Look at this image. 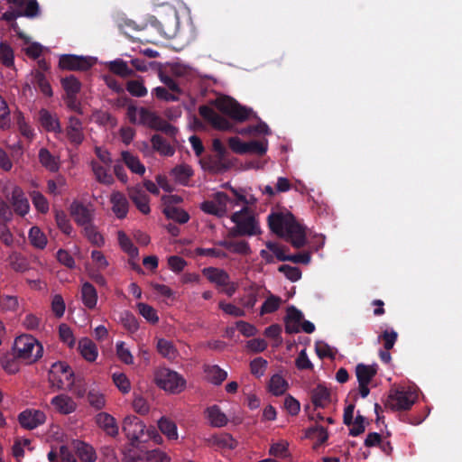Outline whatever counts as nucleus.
I'll list each match as a JSON object with an SVG mask.
<instances>
[{
    "instance_id": "de8ad7c7",
    "label": "nucleus",
    "mask_w": 462,
    "mask_h": 462,
    "mask_svg": "<svg viewBox=\"0 0 462 462\" xmlns=\"http://www.w3.org/2000/svg\"><path fill=\"white\" fill-rule=\"evenodd\" d=\"M21 17L35 18L40 14V5L37 0H24L22 7H18Z\"/></svg>"
},
{
    "instance_id": "13d9d810",
    "label": "nucleus",
    "mask_w": 462,
    "mask_h": 462,
    "mask_svg": "<svg viewBox=\"0 0 462 462\" xmlns=\"http://www.w3.org/2000/svg\"><path fill=\"white\" fill-rule=\"evenodd\" d=\"M139 313L149 322L155 324L159 321V317L155 309L152 306L140 302L137 304Z\"/></svg>"
},
{
    "instance_id": "a19ab883",
    "label": "nucleus",
    "mask_w": 462,
    "mask_h": 462,
    "mask_svg": "<svg viewBox=\"0 0 462 462\" xmlns=\"http://www.w3.org/2000/svg\"><path fill=\"white\" fill-rule=\"evenodd\" d=\"M18 359L19 357L16 356L14 352L6 353L1 357L0 363L5 372L8 374H15L20 368Z\"/></svg>"
},
{
    "instance_id": "393cba45",
    "label": "nucleus",
    "mask_w": 462,
    "mask_h": 462,
    "mask_svg": "<svg viewBox=\"0 0 462 462\" xmlns=\"http://www.w3.org/2000/svg\"><path fill=\"white\" fill-rule=\"evenodd\" d=\"M202 273L210 282L217 286L229 285V274L223 269L207 267L203 269Z\"/></svg>"
},
{
    "instance_id": "20e7f679",
    "label": "nucleus",
    "mask_w": 462,
    "mask_h": 462,
    "mask_svg": "<svg viewBox=\"0 0 462 462\" xmlns=\"http://www.w3.org/2000/svg\"><path fill=\"white\" fill-rule=\"evenodd\" d=\"M418 393L411 389H391L384 407L393 411H408L416 402Z\"/></svg>"
},
{
    "instance_id": "39448f33",
    "label": "nucleus",
    "mask_w": 462,
    "mask_h": 462,
    "mask_svg": "<svg viewBox=\"0 0 462 462\" xmlns=\"http://www.w3.org/2000/svg\"><path fill=\"white\" fill-rule=\"evenodd\" d=\"M157 385L171 393H180L186 387V380L179 373L169 368H161L155 374Z\"/></svg>"
},
{
    "instance_id": "72a5a7b5",
    "label": "nucleus",
    "mask_w": 462,
    "mask_h": 462,
    "mask_svg": "<svg viewBox=\"0 0 462 462\" xmlns=\"http://www.w3.org/2000/svg\"><path fill=\"white\" fill-rule=\"evenodd\" d=\"M38 156L41 164L48 171L55 172L59 170V159L52 155L47 148H41Z\"/></svg>"
},
{
    "instance_id": "09e8293b",
    "label": "nucleus",
    "mask_w": 462,
    "mask_h": 462,
    "mask_svg": "<svg viewBox=\"0 0 462 462\" xmlns=\"http://www.w3.org/2000/svg\"><path fill=\"white\" fill-rule=\"evenodd\" d=\"M258 289L250 287L245 290L244 295L240 298L239 302L244 308L253 309L258 300Z\"/></svg>"
},
{
    "instance_id": "37998d69",
    "label": "nucleus",
    "mask_w": 462,
    "mask_h": 462,
    "mask_svg": "<svg viewBox=\"0 0 462 462\" xmlns=\"http://www.w3.org/2000/svg\"><path fill=\"white\" fill-rule=\"evenodd\" d=\"M84 236L93 245L101 247L105 244L103 236L97 231L93 223L84 226Z\"/></svg>"
},
{
    "instance_id": "f257e3e1",
    "label": "nucleus",
    "mask_w": 462,
    "mask_h": 462,
    "mask_svg": "<svg viewBox=\"0 0 462 462\" xmlns=\"http://www.w3.org/2000/svg\"><path fill=\"white\" fill-rule=\"evenodd\" d=\"M231 221L235 226L228 231V237L253 236L261 233L260 226L255 217L249 212L247 207L232 214Z\"/></svg>"
},
{
    "instance_id": "a878e982",
    "label": "nucleus",
    "mask_w": 462,
    "mask_h": 462,
    "mask_svg": "<svg viewBox=\"0 0 462 462\" xmlns=\"http://www.w3.org/2000/svg\"><path fill=\"white\" fill-rule=\"evenodd\" d=\"M310 399L315 408H325L330 402V392L322 385L319 384L310 391Z\"/></svg>"
},
{
    "instance_id": "0e129e2a",
    "label": "nucleus",
    "mask_w": 462,
    "mask_h": 462,
    "mask_svg": "<svg viewBox=\"0 0 462 462\" xmlns=\"http://www.w3.org/2000/svg\"><path fill=\"white\" fill-rule=\"evenodd\" d=\"M278 271L285 275L291 282H297L301 278V271L300 268L291 266L289 264H282L278 267Z\"/></svg>"
},
{
    "instance_id": "49530a36",
    "label": "nucleus",
    "mask_w": 462,
    "mask_h": 462,
    "mask_svg": "<svg viewBox=\"0 0 462 462\" xmlns=\"http://www.w3.org/2000/svg\"><path fill=\"white\" fill-rule=\"evenodd\" d=\"M118 242L121 248L132 258L138 256V248L124 231H118Z\"/></svg>"
},
{
    "instance_id": "bb28decb",
    "label": "nucleus",
    "mask_w": 462,
    "mask_h": 462,
    "mask_svg": "<svg viewBox=\"0 0 462 462\" xmlns=\"http://www.w3.org/2000/svg\"><path fill=\"white\" fill-rule=\"evenodd\" d=\"M206 417L212 427L222 428L228 422L226 415L221 411L218 405H212L206 409Z\"/></svg>"
},
{
    "instance_id": "052dcab7",
    "label": "nucleus",
    "mask_w": 462,
    "mask_h": 462,
    "mask_svg": "<svg viewBox=\"0 0 462 462\" xmlns=\"http://www.w3.org/2000/svg\"><path fill=\"white\" fill-rule=\"evenodd\" d=\"M31 199L33 206L39 212L45 214L49 211V202L41 192L32 191L31 193Z\"/></svg>"
},
{
    "instance_id": "aec40b11",
    "label": "nucleus",
    "mask_w": 462,
    "mask_h": 462,
    "mask_svg": "<svg viewBox=\"0 0 462 462\" xmlns=\"http://www.w3.org/2000/svg\"><path fill=\"white\" fill-rule=\"evenodd\" d=\"M303 319L302 312L294 306H290L287 309V314L284 319L285 332L288 334H294L300 332V323Z\"/></svg>"
},
{
    "instance_id": "cd10ccee",
    "label": "nucleus",
    "mask_w": 462,
    "mask_h": 462,
    "mask_svg": "<svg viewBox=\"0 0 462 462\" xmlns=\"http://www.w3.org/2000/svg\"><path fill=\"white\" fill-rule=\"evenodd\" d=\"M121 162L135 174L143 175L145 172V167L140 162L139 158L128 151H123L121 152Z\"/></svg>"
},
{
    "instance_id": "4be33fe9",
    "label": "nucleus",
    "mask_w": 462,
    "mask_h": 462,
    "mask_svg": "<svg viewBox=\"0 0 462 462\" xmlns=\"http://www.w3.org/2000/svg\"><path fill=\"white\" fill-rule=\"evenodd\" d=\"M110 202L112 204V210L119 219L126 217L129 208V202L120 191H115L111 194Z\"/></svg>"
},
{
    "instance_id": "9b49d317",
    "label": "nucleus",
    "mask_w": 462,
    "mask_h": 462,
    "mask_svg": "<svg viewBox=\"0 0 462 462\" xmlns=\"http://www.w3.org/2000/svg\"><path fill=\"white\" fill-rule=\"evenodd\" d=\"M51 404L54 411L61 415H69L75 412L78 408L74 399L66 393H60L52 397Z\"/></svg>"
},
{
    "instance_id": "4468645a",
    "label": "nucleus",
    "mask_w": 462,
    "mask_h": 462,
    "mask_svg": "<svg viewBox=\"0 0 462 462\" xmlns=\"http://www.w3.org/2000/svg\"><path fill=\"white\" fill-rule=\"evenodd\" d=\"M199 115L215 128L219 130H227L231 127L230 122L218 115L213 108L203 105L199 107Z\"/></svg>"
},
{
    "instance_id": "4d7b16f0",
    "label": "nucleus",
    "mask_w": 462,
    "mask_h": 462,
    "mask_svg": "<svg viewBox=\"0 0 462 462\" xmlns=\"http://www.w3.org/2000/svg\"><path fill=\"white\" fill-rule=\"evenodd\" d=\"M268 142L264 141H250L246 142L245 154L253 153L262 156L267 152Z\"/></svg>"
},
{
    "instance_id": "e433bc0d",
    "label": "nucleus",
    "mask_w": 462,
    "mask_h": 462,
    "mask_svg": "<svg viewBox=\"0 0 462 462\" xmlns=\"http://www.w3.org/2000/svg\"><path fill=\"white\" fill-rule=\"evenodd\" d=\"M157 350L165 358L173 360L178 356V351L173 343L165 338H160L157 341Z\"/></svg>"
},
{
    "instance_id": "680f3d73",
    "label": "nucleus",
    "mask_w": 462,
    "mask_h": 462,
    "mask_svg": "<svg viewBox=\"0 0 462 462\" xmlns=\"http://www.w3.org/2000/svg\"><path fill=\"white\" fill-rule=\"evenodd\" d=\"M281 304V299L277 296L271 295L268 297L265 301L263 303L260 309V315H264L267 313H273L276 311Z\"/></svg>"
},
{
    "instance_id": "9d476101",
    "label": "nucleus",
    "mask_w": 462,
    "mask_h": 462,
    "mask_svg": "<svg viewBox=\"0 0 462 462\" xmlns=\"http://www.w3.org/2000/svg\"><path fill=\"white\" fill-rule=\"evenodd\" d=\"M149 23L154 27L162 35L171 38L176 33V27L179 23L178 14L173 11L172 14L169 16L164 22L159 21L155 16L149 19Z\"/></svg>"
},
{
    "instance_id": "338daca9",
    "label": "nucleus",
    "mask_w": 462,
    "mask_h": 462,
    "mask_svg": "<svg viewBox=\"0 0 462 462\" xmlns=\"http://www.w3.org/2000/svg\"><path fill=\"white\" fill-rule=\"evenodd\" d=\"M59 335L60 340L67 344L70 348L75 345V337L71 328L67 324H60L59 327Z\"/></svg>"
},
{
    "instance_id": "c85d7f7f",
    "label": "nucleus",
    "mask_w": 462,
    "mask_h": 462,
    "mask_svg": "<svg viewBox=\"0 0 462 462\" xmlns=\"http://www.w3.org/2000/svg\"><path fill=\"white\" fill-rule=\"evenodd\" d=\"M81 300L84 306L89 310H93L97 302V291L93 284L86 282L81 287Z\"/></svg>"
},
{
    "instance_id": "a18cd8bd",
    "label": "nucleus",
    "mask_w": 462,
    "mask_h": 462,
    "mask_svg": "<svg viewBox=\"0 0 462 462\" xmlns=\"http://www.w3.org/2000/svg\"><path fill=\"white\" fill-rule=\"evenodd\" d=\"M287 382L282 378V375L278 374H273L270 379L269 390L273 394L276 396L283 394L287 389Z\"/></svg>"
},
{
    "instance_id": "473e14b6",
    "label": "nucleus",
    "mask_w": 462,
    "mask_h": 462,
    "mask_svg": "<svg viewBox=\"0 0 462 462\" xmlns=\"http://www.w3.org/2000/svg\"><path fill=\"white\" fill-rule=\"evenodd\" d=\"M90 165L97 181L104 185H112L114 183V177L108 169L100 165L96 161H92Z\"/></svg>"
},
{
    "instance_id": "3c124183",
    "label": "nucleus",
    "mask_w": 462,
    "mask_h": 462,
    "mask_svg": "<svg viewBox=\"0 0 462 462\" xmlns=\"http://www.w3.org/2000/svg\"><path fill=\"white\" fill-rule=\"evenodd\" d=\"M166 217L175 220L180 224H185L189 219V215L184 209L179 208H167L163 210Z\"/></svg>"
},
{
    "instance_id": "e2e57ef3",
    "label": "nucleus",
    "mask_w": 462,
    "mask_h": 462,
    "mask_svg": "<svg viewBox=\"0 0 462 462\" xmlns=\"http://www.w3.org/2000/svg\"><path fill=\"white\" fill-rule=\"evenodd\" d=\"M55 220L58 227L66 235L69 236L73 227L66 215L62 210L57 211L55 214Z\"/></svg>"
},
{
    "instance_id": "dca6fc26",
    "label": "nucleus",
    "mask_w": 462,
    "mask_h": 462,
    "mask_svg": "<svg viewBox=\"0 0 462 462\" xmlns=\"http://www.w3.org/2000/svg\"><path fill=\"white\" fill-rule=\"evenodd\" d=\"M199 164L204 171L214 174L225 172L230 167L229 163L224 161V158L217 155L216 158L212 155L203 157L199 160Z\"/></svg>"
},
{
    "instance_id": "8fccbe9b",
    "label": "nucleus",
    "mask_w": 462,
    "mask_h": 462,
    "mask_svg": "<svg viewBox=\"0 0 462 462\" xmlns=\"http://www.w3.org/2000/svg\"><path fill=\"white\" fill-rule=\"evenodd\" d=\"M31 244L39 249H43L47 245L46 236L38 226H32L29 231Z\"/></svg>"
},
{
    "instance_id": "864d4df0",
    "label": "nucleus",
    "mask_w": 462,
    "mask_h": 462,
    "mask_svg": "<svg viewBox=\"0 0 462 462\" xmlns=\"http://www.w3.org/2000/svg\"><path fill=\"white\" fill-rule=\"evenodd\" d=\"M126 90L130 95L136 97H143L148 93L143 80L138 79L128 80L126 83Z\"/></svg>"
},
{
    "instance_id": "b1692460",
    "label": "nucleus",
    "mask_w": 462,
    "mask_h": 462,
    "mask_svg": "<svg viewBox=\"0 0 462 462\" xmlns=\"http://www.w3.org/2000/svg\"><path fill=\"white\" fill-rule=\"evenodd\" d=\"M72 447L82 462H95L97 460L96 450L90 444L77 439L72 442Z\"/></svg>"
},
{
    "instance_id": "ea45409f",
    "label": "nucleus",
    "mask_w": 462,
    "mask_h": 462,
    "mask_svg": "<svg viewBox=\"0 0 462 462\" xmlns=\"http://www.w3.org/2000/svg\"><path fill=\"white\" fill-rule=\"evenodd\" d=\"M171 175L177 182L187 185L189 178L193 175V171L189 165H177L171 170Z\"/></svg>"
},
{
    "instance_id": "412c9836",
    "label": "nucleus",
    "mask_w": 462,
    "mask_h": 462,
    "mask_svg": "<svg viewBox=\"0 0 462 462\" xmlns=\"http://www.w3.org/2000/svg\"><path fill=\"white\" fill-rule=\"evenodd\" d=\"M60 374H64L66 380H70L74 377V372L70 368L69 365L65 362H56L54 363L49 372L50 380L57 381L58 389L63 388V381L60 378H57Z\"/></svg>"
},
{
    "instance_id": "6ab92c4d",
    "label": "nucleus",
    "mask_w": 462,
    "mask_h": 462,
    "mask_svg": "<svg viewBox=\"0 0 462 462\" xmlns=\"http://www.w3.org/2000/svg\"><path fill=\"white\" fill-rule=\"evenodd\" d=\"M95 420L97 425L102 429L106 435L113 438L118 435V425L116 419L111 414L106 412H99L96 415Z\"/></svg>"
},
{
    "instance_id": "2eb2a0df",
    "label": "nucleus",
    "mask_w": 462,
    "mask_h": 462,
    "mask_svg": "<svg viewBox=\"0 0 462 462\" xmlns=\"http://www.w3.org/2000/svg\"><path fill=\"white\" fill-rule=\"evenodd\" d=\"M66 136L71 144L79 146L84 141L82 122L76 116H69L66 127Z\"/></svg>"
},
{
    "instance_id": "1a4fd4ad",
    "label": "nucleus",
    "mask_w": 462,
    "mask_h": 462,
    "mask_svg": "<svg viewBox=\"0 0 462 462\" xmlns=\"http://www.w3.org/2000/svg\"><path fill=\"white\" fill-rule=\"evenodd\" d=\"M294 217L291 213H272L268 216V226L272 232L283 236Z\"/></svg>"
},
{
    "instance_id": "2f4dec72",
    "label": "nucleus",
    "mask_w": 462,
    "mask_h": 462,
    "mask_svg": "<svg viewBox=\"0 0 462 462\" xmlns=\"http://www.w3.org/2000/svg\"><path fill=\"white\" fill-rule=\"evenodd\" d=\"M107 67L109 71L121 78H129L135 75L134 70L131 69L127 62L122 59H116L110 61Z\"/></svg>"
},
{
    "instance_id": "79ce46f5",
    "label": "nucleus",
    "mask_w": 462,
    "mask_h": 462,
    "mask_svg": "<svg viewBox=\"0 0 462 462\" xmlns=\"http://www.w3.org/2000/svg\"><path fill=\"white\" fill-rule=\"evenodd\" d=\"M160 430L170 439H178L177 425L171 420L162 417L158 421Z\"/></svg>"
},
{
    "instance_id": "5fc2aeb1",
    "label": "nucleus",
    "mask_w": 462,
    "mask_h": 462,
    "mask_svg": "<svg viewBox=\"0 0 462 462\" xmlns=\"http://www.w3.org/2000/svg\"><path fill=\"white\" fill-rule=\"evenodd\" d=\"M14 51L11 46L5 42H0L1 63L7 68H11L14 66Z\"/></svg>"
},
{
    "instance_id": "a211bd4d",
    "label": "nucleus",
    "mask_w": 462,
    "mask_h": 462,
    "mask_svg": "<svg viewBox=\"0 0 462 462\" xmlns=\"http://www.w3.org/2000/svg\"><path fill=\"white\" fill-rule=\"evenodd\" d=\"M128 194L136 208L144 215L150 213L151 208L149 206L150 199L143 188L139 185L130 188Z\"/></svg>"
},
{
    "instance_id": "69168bd1",
    "label": "nucleus",
    "mask_w": 462,
    "mask_h": 462,
    "mask_svg": "<svg viewBox=\"0 0 462 462\" xmlns=\"http://www.w3.org/2000/svg\"><path fill=\"white\" fill-rule=\"evenodd\" d=\"M88 402L89 405L96 410H101L106 405L104 394L95 390H91L88 393Z\"/></svg>"
},
{
    "instance_id": "f704fd0d",
    "label": "nucleus",
    "mask_w": 462,
    "mask_h": 462,
    "mask_svg": "<svg viewBox=\"0 0 462 462\" xmlns=\"http://www.w3.org/2000/svg\"><path fill=\"white\" fill-rule=\"evenodd\" d=\"M205 373L208 380L216 385L221 384L227 377V373L217 365H207Z\"/></svg>"
},
{
    "instance_id": "f8f14e48",
    "label": "nucleus",
    "mask_w": 462,
    "mask_h": 462,
    "mask_svg": "<svg viewBox=\"0 0 462 462\" xmlns=\"http://www.w3.org/2000/svg\"><path fill=\"white\" fill-rule=\"evenodd\" d=\"M283 236L289 241L291 245L297 249L303 247L306 245V233L302 226L296 222L295 218L291 222L287 227Z\"/></svg>"
},
{
    "instance_id": "7ed1b4c3",
    "label": "nucleus",
    "mask_w": 462,
    "mask_h": 462,
    "mask_svg": "<svg viewBox=\"0 0 462 462\" xmlns=\"http://www.w3.org/2000/svg\"><path fill=\"white\" fill-rule=\"evenodd\" d=\"M122 430L133 448H138L141 442H145L153 433L146 430L143 422L135 415H128L124 419Z\"/></svg>"
},
{
    "instance_id": "423d86ee",
    "label": "nucleus",
    "mask_w": 462,
    "mask_h": 462,
    "mask_svg": "<svg viewBox=\"0 0 462 462\" xmlns=\"http://www.w3.org/2000/svg\"><path fill=\"white\" fill-rule=\"evenodd\" d=\"M214 104L221 113L239 122L245 121L253 113L251 108L241 106L234 98L226 96L217 98Z\"/></svg>"
},
{
    "instance_id": "c756f323",
    "label": "nucleus",
    "mask_w": 462,
    "mask_h": 462,
    "mask_svg": "<svg viewBox=\"0 0 462 462\" xmlns=\"http://www.w3.org/2000/svg\"><path fill=\"white\" fill-rule=\"evenodd\" d=\"M78 349L80 355L88 362H94L97 357V347L89 338L84 337L79 341Z\"/></svg>"
},
{
    "instance_id": "4c0bfd02",
    "label": "nucleus",
    "mask_w": 462,
    "mask_h": 462,
    "mask_svg": "<svg viewBox=\"0 0 462 462\" xmlns=\"http://www.w3.org/2000/svg\"><path fill=\"white\" fill-rule=\"evenodd\" d=\"M152 148L162 155L171 156L174 154V149L160 134L152 135L151 139Z\"/></svg>"
},
{
    "instance_id": "7c9ffc66",
    "label": "nucleus",
    "mask_w": 462,
    "mask_h": 462,
    "mask_svg": "<svg viewBox=\"0 0 462 462\" xmlns=\"http://www.w3.org/2000/svg\"><path fill=\"white\" fill-rule=\"evenodd\" d=\"M377 374V365L358 364L356 366V375L358 383H370Z\"/></svg>"
},
{
    "instance_id": "58836bf2",
    "label": "nucleus",
    "mask_w": 462,
    "mask_h": 462,
    "mask_svg": "<svg viewBox=\"0 0 462 462\" xmlns=\"http://www.w3.org/2000/svg\"><path fill=\"white\" fill-rule=\"evenodd\" d=\"M160 118L161 116L149 110L148 108L141 107L139 109L138 124L140 125H146L153 129L156 124L160 122Z\"/></svg>"
},
{
    "instance_id": "bf43d9fd",
    "label": "nucleus",
    "mask_w": 462,
    "mask_h": 462,
    "mask_svg": "<svg viewBox=\"0 0 462 462\" xmlns=\"http://www.w3.org/2000/svg\"><path fill=\"white\" fill-rule=\"evenodd\" d=\"M10 266L12 269L18 273H24L29 269L28 261L20 254H13L9 257Z\"/></svg>"
},
{
    "instance_id": "c03bdc74",
    "label": "nucleus",
    "mask_w": 462,
    "mask_h": 462,
    "mask_svg": "<svg viewBox=\"0 0 462 462\" xmlns=\"http://www.w3.org/2000/svg\"><path fill=\"white\" fill-rule=\"evenodd\" d=\"M33 75V83H35L40 88L41 92L46 97H52L53 92L51 87L47 80L45 75L40 70H34Z\"/></svg>"
},
{
    "instance_id": "f3484780",
    "label": "nucleus",
    "mask_w": 462,
    "mask_h": 462,
    "mask_svg": "<svg viewBox=\"0 0 462 462\" xmlns=\"http://www.w3.org/2000/svg\"><path fill=\"white\" fill-rule=\"evenodd\" d=\"M11 204L14 212L21 217L25 216L29 212V200L23 190L18 186L14 187L12 190Z\"/></svg>"
},
{
    "instance_id": "0eeeda50",
    "label": "nucleus",
    "mask_w": 462,
    "mask_h": 462,
    "mask_svg": "<svg viewBox=\"0 0 462 462\" xmlns=\"http://www.w3.org/2000/svg\"><path fill=\"white\" fill-rule=\"evenodd\" d=\"M59 66L62 69L85 71L93 66V62L87 57L63 54L60 57Z\"/></svg>"
},
{
    "instance_id": "603ef678",
    "label": "nucleus",
    "mask_w": 462,
    "mask_h": 462,
    "mask_svg": "<svg viewBox=\"0 0 462 462\" xmlns=\"http://www.w3.org/2000/svg\"><path fill=\"white\" fill-rule=\"evenodd\" d=\"M66 185V179L59 175L55 179L47 181V189L50 194L57 196L64 192Z\"/></svg>"
},
{
    "instance_id": "774afa93",
    "label": "nucleus",
    "mask_w": 462,
    "mask_h": 462,
    "mask_svg": "<svg viewBox=\"0 0 462 462\" xmlns=\"http://www.w3.org/2000/svg\"><path fill=\"white\" fill-rule=\"evenodd\" d=\"M268 362L263 357H256L250 363L251 373L256 376L261 377L264 374L267 368Z\"/></svg>"
},
{
    "instance_id": "6e6552de",
    "label": "nucleus",
    "mask_w": 462,
    "mask_h": 462,
    "mask_svg": "<svg viewBox=\"0 0 462 462\" xmlns=\"http://www.w3.org/2000/svg\"><path fill=\"white\" fill-rule=\"evenodd\" d=\"M46 414L36 409H26L18 415L20 425L25 430H34L46 421Z\"/></svg>"
},
{
    "instance_id": "6e6d98bb",
    "label": "nucleus",
    "mask_w": 462,
    "mask_h": 462,
    "mask_svg": "<svg viewBox=\"0 0 462 462\" xmlns=\"http://www.w3.org/2000/svg\"><path fill=\"white\" fill-rule=\"evenodd\" d=\"M306 437L312 439L317 438L319 445L325 443L328 439V434L327 430L320 425H315L307 429Z\"/></svg>"
},
{
    "instance_id": "c9c22d12",
    "label": "nucleus",
    "mask_w": 462,
    "mask_h": 462,
    "mask_svg": "<svg viewBox=\"0 0 462 462\" xmlns=\"http://www.w3.org/2000/svg\"><path fill=\"white\" fill-rule=\"evenodd\" d=\"M60 83L65 91L64 96H77L81 89V83L74 75L62 78Z\"/></svg>"
},
{
    "instance_id": "f03ea898",
    "label": "nucleus",
    "mask_w": 462,
    "mask_h": 462,
    "mask_svg": "<svg viewBox=\"0 0 462 462\" xmlns=\"http://www.w3.org/2000/svg\"><path fill=\"white\" fill-rule=\"evenodd\" d=\"M13 351L19 359L32 364L42 356L43 347L34 337L24 334L15 338Z\"/></svg>"
},
{
    "instance_id": "5701e85b",
    "label": "nucleus",
    "mask_w": 462,
    "mask_h": 462,
    "mask_svg": "<svg viewBox=\"0 0 462 462\" xmlns=\"http://www.w3.org/2000/svg\"><path fill=\"white\" fill-rule=\"evenodd\" d=\"M39 122L47 132L61 134L62 129L58 117L45 108L39 111Z\"/></svg>"
},
{
    "instance_id": "ddd939ff",
    "label": "nucleus",
    "mask_w": 462,
    "mask_h": 462,
    "mask_svg": "<svg viewBox=\"0 0 462 462\" xmlns=\"http://www.w3.org/2000/svg\"><path fill=\"white\" fill-rule=\"evenodd\" d=\"M70 215L80 226H86L93 223V211L83 203L73 201L69 207Z\"/></svg>"
}]
</instances>
